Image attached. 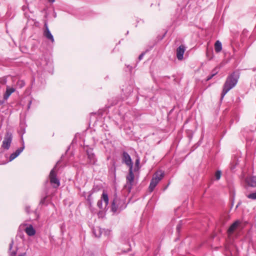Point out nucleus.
Wrapping results in <instances>:
<instances>
[{"mask_svg":"<svg viewBox=\"0 0 256 256\" xmlns=\"http://www.w3.org/2000/svg\"><path fill=\"white\" fill-rule=\"evenodd\" d=\"M122 162L129 167L128 174L126 177V184L124 186V188L130 193L132 188L134 179V175L132 170L133 164L130 156L125 151L122 152Z\"/></svg>","mask_w":256,"mask_h":256,"instance_id":"1","label":"nucleus"},{"mask_svg":"<svg viewBox=\"0 0 256 256\" xmlns=\"http://www.w3.org/2000/svg\"><path fill=\"white\" fill-rule=\"evenodd\" d=\"M240 76V72L238 70H235L228 76L223 86L221 99H222L228 92L236 85Z\"/></svg>","mask_w":256,"mask_h":256,"instance_id":"2","label":"nucleus"},{"mask_svg":"<svg viewBox=\"0 0 256 256\" xmlns=\"http://www.w3.org/2000/svg\"><path fill=\"white\" fill-rule=\"evenodd\" d=\"M164 172L162 170L157 171L154 174L148 187L150 192H151L154 190L158 183L164 177Z\"/></svg>","mask_w":256,"mask_h":256,"instance_id":"3","label":"nucleus"},{"mask_svg":"<svg viewBox=\"0 0 256 256\" xmlns=\"http://www.w3.org/2000/svg\"><path fill=\"white\" fill-rule=\"evenodd\" d=\"M56 168V166L51 170L49 177L50 182L52 185L53 187L56 188L60 186V180L58 178L57 174L54 170Z\"/></svg>","mask_w":256,"mask_h":256,"instance_id":"4","label":"nucleus"},{"mask_svg":"<svg viewBox=\"0 0 256 256\" xmlns=\"http://www.w3.org/2000/svg\"><path fill=\"white\" fill-rule=\"evenodd\" d=\"M12 134L10 132H7L2 141V148L6 150H8L12 142Z\"/></svg>","mask_w":256,"mask_h":256,"instance_id":"5","label":"nucleus"},{"mask_svg":"<svg viewBox=\"0 0 256 256\" xmlns=\"http://www.w3.org/2000/svg\"><path fill=\"white\" fill-rule=\"evenodd\" d=\"M88 158V159L89 164L94 165L96 164L97 161L95 154L93 152L92 149H88L86 150Z\"/></svg>","mask_w":256,"mask_h":256,"instance_id":"6","label":"nucleus"},{"mask_svg":"<svg viewBox=\"0 0 256 256\" xmlns=\"http://www.w3.org/2000/svg\"><path fill=\"white\" fill-rule=\"evenodd\" d=\"M45 30L44 32V36L48 40H50L52 42H54V38L52 33L50 32L47 24L45 23L44 24Z\"/></svg>","mask_w":256,"mask_h":256,"instance_id":"7","label":"nucleus"},{"mask_svg":"<svg viewBox=\"0 0 256 256\" xmlns=\"http://www.w3.org/2000/svg\"><path fill=\"white\" fill-rule=\"evenodd\" d=\"M185 46L182 44L176 49V58L178 60H182L184 58V54L185 52Z\"/></svg>","mask_w":256,"mask_h":256,"instance_id":"8","label":"nucleus"},{"mask_svg":"<svg viewBox=\"0 0 256 256\" xmlns=\"http://www.w3.org/2000/svg\"><path fill=\"white\" fill-rule=\"evenodd\" d=\"M24 148V142L22 141V147L18 148V150H16L15 152L12 153L10 156L9 159L10 161H12L14 160L15 158H16L19 154L23 151Z\"/></svg>","mask_w":256,"mask_h":256,"instance_id":"9","label":"nucleus"},{"mask_svg":"<svg viewBox=\"0 0 256 256\" xmlns=\"http://www.w3.org/2000/svg\"><path fill=\"white\" fill-rule=\"evenodd\" d=\"M15 88H10L9 86H6V90L4 94L3 98L4 100H7L10 94L15 92Z\"/></svg>","mask_w":256,"mask_h":256,"instance_id":"10","label":"nucleus"},{"mask_svg":"<svg viewBox=\"0 0 256 256\" xmlns=\"http://www.w3.org/2000/svg\"><path fill=\"white\" fill-rule=\"evenodd\" d=\"M246 180L249 186L252 187L256 188V176H253L250 178H246Z\"/></svg>","mask_w":256,"mask_h":256,"instance_id":"11","label":"nucleus"},{"mask_svg":"<svg viewBox=\"0 0 256 256\" xmlns=\"http://www.w3.org/2000/svg\"><path fill=\"white\" fill-rule=\"evenodd\" d=\"M25 232L28 236H30L36 234V230L31 224L26 228Z\"/></svg>","mask_w":256,"mask_h":256,"instance_id":"12","label":"nucleus"},{"mask_svg":"<svg viewBox=\"0 0 256 256\" xmlns=\"http://www.w3.org/2000/svg\"><path fill=\"white\" fill-rule=\"evenodd\" d=\"M101 200L103 201L105 204L104 209H106L108 204V195L105 192H104L101 196Z\"/></svg>","mask_w":256,"mask_h":256,"instance_id":"13","label":"nucleus"},{"mask_svg":"<svg viewBox=\"0 0 256 256\" xmlns=\"http://www.w3.org/2000/svg\"><path fill=\"white\" fill-rule=\"evenodd\" d=\"M96 192V190H95V188H93L89 192H88V196L87 198V201L88 202V204L90 206H92V194Z\"/></svg>","mask_w":256,"mask_h":256,"instance_id":"14","label":"nucleus"},{"mask_svg":"<svg viewBox=\"0 0 256 256\" xmlns=\"http://www.w3.org/2000/svg\"><path fill=\"white\" fill-rule=\"evenodd\" d=\"M119 201L117 198H114L112 204L111 210L112 212H116L118 209V202Z\"/></svg>","mask_w":256,"mask_h":256,"instance_id":"15","label":"nucleus"},{"mask_svg":"<svg viewBox=\"0 0 256 256\" xmlns=\"http://www.w3.org/2000/svg\"><path fill=\"white\" fill-rule=\"evenodd\" d=\"M214 49L216 52H220L222 50V44L219 40H217L214 44Z\"/></svg>","mask_w":256,"mask_h":256,"instance_id":"16","label":"nucleus"},{"mask_svg":"<svg viewBox=\"0 0 256 256\" xmlns=\"http://www.w3.org/2000/svg\"><path fill=\"white\" fill-rule=\"evenodd\" d=\"M239 224L240 222L238 221H236L235 222H234L229 228L228 232L230 233L232 232L238 227Z\"/></svg>","mask_w":256,"mask_h":256,"instance_id":"17","label":"nucleus"},{"mask_svg":"<svg viewBox=\"0 0 256 256\" xmlns=\"http://www.w3.org/2000/svg\"><path fill=\"white\" fill-rule=\"evenodd\" d=\"M16 85L21 88L25 86V82L24 80H19L16 82Z\"/></svg>","mask_w":256,"mask_h":256,"instance_id":"18","label":"nucleus"},{"mask_svg":"<svg viewBox=\"0 0 256 256\" xmlns=\"http://www.w3.org/2000/svg\"><path fill=\"white\" fill-rule=\"evenodd\" d=\"M140 160L138 158L135 162V168H134V171L138 170L140 169Z\"/></svg>","mask_w":256,"mask_h":256,"instance_id":"19","label":"nucleus"},{"mask_svg":"<svg viewBox=\"0 0 256 256\" xmlns=\"http://www.w3.org/2000/svg\"><path fill=\"white\" fill-rule=\"evenodd\" d=\"M94 234H95L96 237L99 238L101 235L100 229L98 228L94 230Z\"/></svg>","mask_w":256,"mask_h":256,"instance_id":"20","label":"nucleus"},{"mask_svg":"<svg viewBox=\"0 0 256 256\" xmlns=\"http://www.w3.org/2000/svg\"><path fill=\"white\" fill-rule=\"evenodd\" d=\"M221 176H222L221 171L220 170H217L215 174L216 179V180H219L221 177Z\"/></svg>","mask_w":256,"mask_h":256,"instance_id":"21","label":"nucleus"},{"mask_svg":"<svg viewBox=\"0 0 256 256\" xmlns=\"http://www.w3.org/2000/svg\"><path fill=\"white\" fill-rule=\"evenodd\" d=\"M247 197L250 199L256 200V192L248 194Z\"/></svg>","mask_w":256,"mask_h":256,"instance_id":"22","label":"nucleus"},{"mask_svg":"<svg viewBox=\"0 0 256 256\" xmlns=\"http://www.w3.org/2000/svg\"><path fill=\"white\" fill-rule=\"evenodd\" d=\"M7 82V78L4 76L0 78V84H6Z\"/></svg>","mask_w":256,"mask_h":256,"instance_id":"23","label":"nucleus"},{"mask_svg":"<svg viewBox=\"0 0 256 256\" xmlns=\"http://www.w3.org/2000/svg\"><path fill=\"white\" fill-rule=\"evenodd\" d=\"M183 224L182 222V221L180 220L179 223L176 226V232L179 233L180 232V229L182 228V226Z\"/></svg>","mask_w":256,"mask_h":256,"instance_id":"24","label":"nucleus"},{"mask_svg":"<svg viewBox=\"0 0 256 256\" xmlns=\"http://www.w3.org/2000/svg\"><path fill=\"white\" fill-rule=\"evenodd\" d=\"M97 206L100 209H102L103 208L102 201L101 200V199L98 202H97Z\"/></svg>","mask_w":256,"mask_h":256,"instance_id":"25","label":"nucleus"},{"mask_svg":"<svg viewBox=\"0 0 256 256\" xmlns=\"http://www.w3.org/2000/svg\"><path fill=\"white\" fill-rule=\"evenodd\" d=\"M218 73V68H215L212 72V74H214V76H216Z\"/></svg>","mask_w":256,"mask_h":256,"instance_id":"26","label":"nucleus"},{"mask_svg":"<svg viewBox=\"0 0 256 256\" xmlns=\"http://www.w3.org/2000/svg\"><path fill=\"white\" fill-rule=\"evenodd\" d=\"M47 196H44L43 198H42L40 201V204H44L45 202V200Z\"/></svg>","mask_w":256,"mask_h":256,"instance_id":"27","label":"nucleus"},{"mask_svg":"<svg viewBox=\"0 0 256 256\" xmlns=\"http://www.w3.org/2000/svg\"><path fill=\"white\" fill-rule=\"evenodd\" d=\"M214 76V74H211L210 75L208 76V77L206 78V81H208L210 80H211L213 77Z\"/></svg>","mask_w":256,"mask_h":256,"instance_id":"28","label":"nucleus"},{"mask_svg":"<svg viewBox=\"0 0 256 256\" xmlns=\"http://www.w3.org/2000/svg\"><path fill=\"white\" fill-rule=\"evenodd\" d=\"M25 210L28 214H29L30 212V207L29 206H26Z\"/></svg>","mask_w":256,"mask_h":256,"instance_id":"29","label":"nucleus"},{"mask_svg":"<svg viewBox=\"0 0 256 256\" xmlns=\"http://www.w3.org/2000/svg\"><path fill=\"white\" fill-rule=\"evenodd\" d=\"M145 53L142 52V53L138 56V60H140L143 58L144 56V55Z\"/></svg>","mask_w":256,"mask_h":256,"instance_id":"30","label":"nucleus"},{"mask_svg":"<svg viewBox=\"0 0 256 256\" xmlns=\"http://www.w3.org/2000/svg\"><path fill=\"white\" fill-rule=\"evenodd\" d=\"M13 244H14V242H13V241H12L9 246V250H11L12 249V246H13Z\"/></svg>","mask_w":256,"mask_h":256,"instance_id":"31","label":"nucleus"},{"mask_svg":"<svg viewBox=\"0 0 256 256\" xmlns=\"http://www.w3.org/2000/svg\"><path fill=\"white\" fill-rule=\"evenodd\" d=\"M131 250L130 246L129 245V248H128L126 250H124V252H128Z\"/></svg>","mask_w":256,"mask_h":256,"instance_id":"32","label":"nucleus"},{"mask_svg":"<svg viewBox=\"0 0 256 256\" xmlns=\"http://www.w3.org/2000/svg\"><path fill=\"white\" fill-rule=\"evenodd\" d=\"M241 204H242V202H239L238 203V204H237V205L236 206V208H238Z\"/></svg>","mask_w":256,"mask_h":256,"instance_id":"33","label":"nucleus"},{"mask_svg":"<svg viewBox=\"0 0 256 256\" xmlns=\"http://www.w3.org/2000/svg\"><path fill=\"white\" fill-rule=\"evenodd\" d=\"M114 164H115V162H114L113 163V166H114V174H116V167L114 166Z\"/></svg>","mask_w":256,"mask_h":256,"instance_id":"34","label":"nucleus"},{"mask_svg":"<svg viewBox=\"0 0 256 256\" xmlns=\"http://www.w3.org/2000/svg\"><path fill=\"white\" fill-rule=\"evenodd\" d=\"M12 256H15V255L16 254V252L15 251H14L12 252Z\"/></svg>","mask_w":256,"mask_h":256,"instance_id":"35","label":"nucleus"},{"mask_svg":"<svg viewBox=\"0 0 256 256\" xmlns=\"http://www.w3.org/2000/svg\"><path fill=\"white\" fill-rule=\"evenodd\" d=\"M166 34V32H165V33L164 34V35H163V36H162L160 38V40H162V39H163V38H164Z\"/></svg>","mask_w":256,"mask_h":256,"instance_id":"36","label":"nucleus"},{"mask_svg":"<svg viewBox=\"0 0 256 256\" xmlns=\"http://www.w3.org/2000/svg\"><path fill=\"white\" fill-rule=\"evenodd\" d=\"M31 104H32V101H30L29 102H28V108H30V106Z\"/></svg>","mask_w":256,"mask_h":256,"instance_id":"37","label":"nucleus"},{"mask_svg":"<svg viewBox=\"0 0 256 256\" xmlns=\"http://www.w3.org/2000/svg\"><path fill=\"white\" fill-rule=\"evenodd\" d=\"M4 99L2 100H0V105L2 104L4 102Z\"/></svg>","mask_w":256,"mask_h":256,"instance_id":"38","label":"nucleus"},{"mask_svg":"<svg viewBox=\"0 0 256 256\" xmlns=\"http://www.w3.org/2000/svg\"><path fill=\"white\" fill-rule=\"evenodd\" d=\"M18 256H26V253H23V254L19 255Z\"/></svg>","mask_w":256,"mask_h":256,"instance_id":"39","label":"nucleus"},{"mask_svg":"<svg viewBox=\"0 0 256 256\" xmlns=\"http://www.w3.org/2000/svg\"><path fill=\"white\" fill-rule=\"evenodd\" d=\"M48 0L50 3H53L55 1V0Z\"/></svg>","mask_w":256,"mask_h":256,"instance_id":"40","label":"nucleus"},{"mask_svg":"<svg viewBox=\"0 0 256 256\" xmlns=\"http://www.w3.org/2000/svg\"><path fill=\"white\" fill-rule=\"evenodd\" d=\"M94 188H95V190H96V192H97L98 190L95 186H94Z\"/></svg>","mask_w":256,"mask_h":256,"instance_id":"41","label":"nucleus"},{"mask_svg":"<svg viewBox=\"0 0 256 256\" xmlns=\"http://www.w3.org/2000/svg\"><path fill=\"white\" fill-rule=\"evenodd\" d=\"M208 54H209V52L208 51V50L207 52H206V55H207V56H208Z\"/></svg>","mask_w":256,"mask_h":256,"instance_id":"42","label":"nucleus"}]
</instances>
